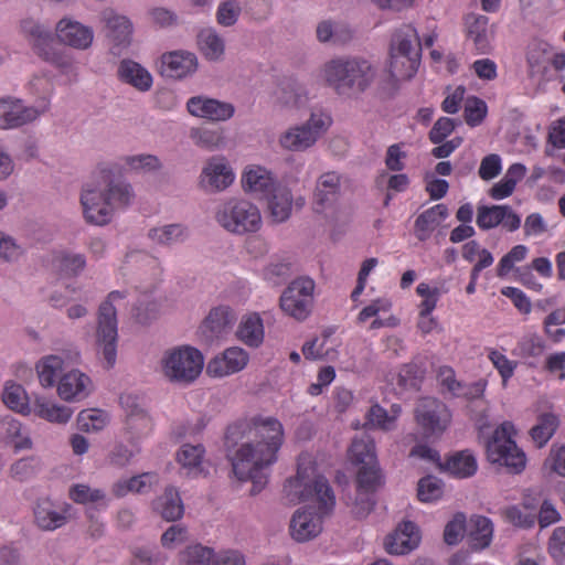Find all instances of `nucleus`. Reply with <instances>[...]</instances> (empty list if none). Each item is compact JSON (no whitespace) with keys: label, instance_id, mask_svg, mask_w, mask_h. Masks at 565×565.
<instances>
[{"label":"nucleus","instance_id":"nucleus-1","mask_svg":"<svg viewBox=\"0 0 565 565\" xmlns=\"http://www.w3.org/2000/svg\"><path fill=\"white\" fill-rule=\"evenodd\" d=\"M284 493L292 503L309 502L292 513L288 527L290 537L298 543L318 537L323 530V519L332 511L335 501L327 479L317 473L312 455H299L296 476L286 481Z\"/></svg>","mask_w":565,"mask_h":565},{"label":"nucleus","instance_id":"nucleus-2","mask_svg":"<svg viewBox=\"0 0 565 565\" xmlns=\"http://www.w3.org/2000/svg\"><path fill=\"white\" fill-rule=\"evenodd\" d=\"M285 441L281 422L271 416L254 418L235 445L230 461L234 477L250 481L252 494L259 493L267 484L270 468L277 462Z\"/></svg>","mask_w":565,"mask_h":565},{"label":"nucleus","instance_id":"nucleus-3","mask_svg":"<svg viewBox=\"0 0 565 565\" xmlns=\"http://www.w3.org/2000/svg\"><path fill=\"white\" fill-rule=\"evenodd\" d=\"M134 200L130 183L105 173L97 181L85 184L79 195L83 218L95 226L110 223L115 213L129 206Z\"/></svg>","mask_w":565,"mask_h":565},{"label":"nucleus","instance_id":"nucleus-4","mask_svg":"<svg viewBox=\"0 0 565 565\" xmlns=\"http://www.w3.org/2000/svg\"><path fill=\"white\" fill-rule=\"evenodd\" d=\"M376 65L362 56H335L318 70V79L338 96L355 98L372 87L377 77Z\"/></svg>","mask_w":565,"mask_h":565},{"label":"nucleus","instance_id":"nucleus-5","mask_svg":"<svg viewBox=\"0 0 565 565\" xmlns=\"http://www.w3.org/2000/svg\"><path fill=\"white\" fill-rule=\"evenodd\" d=\"M422 44L417 30L412 24L402 25L392 38L385 65L387 78L383 90L394 93L402 82L412 79L420 65Z\"/></svg>","mask_w":565,"mask_h":565},{"label":"nucleus","instance_id":"nucleus-6","mask_svg":"<svg viewBox=\"0 0 565 565\" xmlns=\"http://www.w3.org/2000/svg\"><path fill=\"white\" fill-rule=\"evenodd\" d=\"M19 30L28 41L32 52L44 63L52 65L70 82L77 81L78 65L75 55L54 45V34L39 19L26 17L19 23Z\"/></svg>","mask_w":565,"mask_h":565},{"label":"nucleus","instance_id":"nucleus-7","mask_svg":"<svg viewBox=\"0 0 565 565\" xmlns=\"http://www.w3.org/2000/svg\"><path fill=\"white\" fill-rule=\"evenodd\" d=\"M341 175L334 171L322 173L316 181L311 209L316 218L335 232L350 221V214L340 202Z\"/></svg>","mask_w":565,"mask_h":565},{"label":"nucleus","instance_id":"nucleus-8","mask_svg":"<svg viewBox=\"0 0 565 565\" xmlns=\"http://www.w3.org/2000/svg\"><path fill=\"white\" fill-rule=\"evenodd\" d=\"M204 367L203 353L192 345H175L164 350L157 365V372L168 383L189 386L201 375Z\"/></svg>","mask_w":565,"mask_h":565},{"label":"nucleus","instance_id":"nucleus-9","mask_svg":"<svg viewBox=\"0 0 565 565\" xmlns=\"http://www.w3.org/2000/svg\"><path fill=\"white\" fill-rule=\"evenodd\" d=\"M332 122L328 110L313 108L306 121L291 125L279 134L278 146L285 151L305 152L328 132Z\"/></svg>","mask_w":565,"mask_h":565},{"label":"nucleus","instance_id":"nucleus-10","mask_svg":"<svg viewBox=\"0 0 565 565\" xmlns=\"http://www.w3.org/2000/svg\"><path fill=\"white\" fill-rule=\"evenodd\" d=\"M214 217L224 231L239 236L257 233L263 226L260 209L245 198L226 199L216 207Z\"/></svg>","mask_w":565,"mask_h":565},{"label":"nucleus","instance_id":"nucleus-11","mask_svg":"<svg viewBox=\"0 0 565 565\" xmlns=\"http://www.w3.org/2000/svg\"><path fill=\"white\" fill-rule=\"evenodd\" d=\"M126 303V292L115 290L108 294L98 310L96 340L104 364L110 369L117 359V310Z\"/></svg>","mask_w":565,"mask_h":565},{"label":"nucleus","instance_id":"nucleus-12","mask_svg":"<svg viewBox=\"0 0 565 565\" xmlns=\"http://www.w3.org/2000/svg\"><path fill=\"white\" fill-rule=\"evenodd\" d=\"M515 436L516 429L512 422L501 423L486 443V455L491 463L518 473L525 468L526 457L518 447Z\"/></svg>","mask_w":565,"mask_h":565},{"label":"nucleus","instance_id":"nucleus-13","mask_svg":"<svg viewBox=\"0 0 565 565\" xmlns=\"http://www.w3.org/2000/svg\"><path fill=\"white\" fill-rule=\"evenodd\" d=\"M315 289V280L310 277L301 276L291 280L280 296V309L288 317L305 321L313 309Z\"/></svg>","mask_w":565,"mask_h":565},{"label":"nucleus","instance_id":"nucleus-14","mask_svg":"<svg viewBox=\"0 0 565 565\" xmlns=\"http://www.w3.org/2000/svg\"><path fill=\"white\" fill-rule=\"evenodd\" d=\"M451 418L450 409L433 397L422 398L415 408V420L427 439H439L448 429Z\"/></svg>","mask_w":565,"mask_h":565},{"label":"nucleus","instance_id":"nucleus-15","mask_svg":"<svg viewBox=\"0 0 565 565\" xmlns=\"http://www.w3.org/2000/svg\"><path fill=\"white\" fill-rule=\"evenodd\" d=\"M236 180V172L224 154L209 157L202 164L198 186L205 193L215 194L228 190Z\"/></svg>","mask_w":565,"mask_h":565},{"label":"nucleus","instance_id":"nucleus-16","mask_svg":"<svg viewBox=\"0 0 565 565\" xmlns=\"http://www.w3.org/2000/svg\"><path fill=\"white\" fill-rule=\"evenodd\" d=\"M98 19L110 53L116 56L122 54L132 42V21L111 8L104 9Z\"/></svg>","mask_w":565,"mask_h":565},{"label":"nucleus","instance_id":"nucleus-17","mask_svg":"<svg viewBox=\"0 0 565 565\" xmlns=\"http://www.w3.org/2000/svg\"><path fill=\"white\" fill-rule=\"evenodd\" d=\"M54 36L63 46L76 51H87L94 44L95 32L90 25L73 15L65 14L55 22Z\"/></svg>","mask_w":565,"mask_h":565},{"label":"nucleus","instance_id":"nucleus-18","mask_svg":"<svg viewBox=\"0 0 565 565\" xmlns=\"http://www.w3.org/2000/svg\"><path fill=\"white\" fill-rule=\"evenodd\" d=\"M78 351H62L42 356L35 363V373L42 388L57 387L60 379L70 367L71 361H78Z\"/></svg>","mask_w":565,"mask_h":565},{"label":"nucleus","instance_id":"nucleus-19","mask_svg":"<svg viewBox=\"0 0 565 565\" xmlns=\"http://www.w3.org/2000/svg\"><path fill=\"white\" fill-rule=\"evenodd\" d=\"M40 117L22 98L12 95L0 97V130H14L33 124Z\"/></svg>","mask_w":565,"mask_h":565},{"label":"nucleus","instance_id":"nucleus-20","mask_svg":"<svg viewBox=\"0 0 565 565\" xmlns=\"http://www.w3.org/2000/svg\"><path fill=\"white\" fill-rule=\"evenodd\" d=\"M185 108L192 117L213 122L227 121L235 115V106L232 103L203 94L191 96Z\"/></svg>","mask_w":565,"mask_h":565},{"label":"nucleus","instance_id":"nucleus-21","mask_svg":"<svg viewBox=\"0 0 565 565\" xmlns=\"http://www.w3.org/2000/svg\"><path fill=\"white\" fill-rule=\"evenodd\" d=\"M94 390V381L87 373L77 367H68L60 379L56 394L66 403H77L86 399Z\"/></svg>","mask_w":565,"mask_h":565},{"label":"nucleus","instance_id":"nucleus-22","mask_svg":"<svg viewBox=\"0 0 565 565\" xmlns=\"http://www.w3.org/2000/svg\"><path fill=\"white\" fill-rule=\"evenodd\" d=\"M249 362V354L241 347H230L214 355L206 365V374L223 379L243 371Z\"/></svg>","mask_w":565,"mask_h":565},{"label":"nucleus","instance_id":"nucleus-23","mask_svg":"<svg viewBox=\"0 0 565 565\" xmlns=\"http://www.w3.org/2000/svg\"><path fill=\"white\" fill-rule=\"evenodd\" d=\"M25 89L34 98L30 106L36 110L40 118L50 111L55 93L54 75L51 71L43 68L33 73L25 84Z\"/></svg>","mask_w":565,"mask_h":565},{"label":"nucleus","instance_id":"nucleus-24","mask_svg":"<svg viewBox=\"0 0 565 565\" xmlns=\"http://www.w3.org/2000/svg\"><path fill=\"white\" fill-rule=\"evenodd\" d=\"M198 68V56L191 51L175 50L160 56L161 74L172 79L183 81L192 77Z\"/></svg>","mask_w":565,"mask_h":565},{"label":"nucleus","instance_id":"nucleus-25","mask_svg":"<svg viewBox=\"0 0 565 565\" xmlns=\"http://www.w3.org/2000/svg\"><path fill=\"white\" fill-rule=\"evenodd\" d=\"M477 224L482 230L502 225L507 231L514 232L521 226V217L509 205H483L478 207Z\"/></svg>","mask_w":565,"mask_h":565},{"label":"nucleus","instance_id":"nucleus-26","mask_svg":"<svg viewBox=\"0 0 565 565\" xmlns=\"http://www.w3.org/2000/svg\"><path fill=\"white\" fill-rule=\"evenodd\" d=\"M68 504H58L47 498L39 499L33 508L34 522L43 531H54L66 524Z\"/></svg>","mask_w":565,"mask_h":565},{"label":"nucleus","instance_id":"nucleus-27","mask_svg":"<svg viewBox=\"0 0 565 565\" xmlns=\"http://www.w3.org/2000/svg\"><path fill=\"white\" fill-rule=\"evenodd\" d=\"M241 185L246 193L269 195L277 185V180L273 171L265 166L250 163L245 166L241 173Z\"/></svg>","mask_w":565,"mask_h":565},{"label":"nucleus","instance_id":"nucleus-28","mask_svg":"<svg viewBox=\"0 0 565 565\" xmlns=\"http://www.w3.org/2000/svg\"><path fill=\"white\" fill-rule=\"evenodd\" d=\"M358 472L359 494L354 507V513L359 518H363L373 509L374 500L371 491L379 483L380 475L377 469V460L373 465H360Z\"/></svg>","mask_w":565,"mask_h":565},{"label":"nucleus","instance_id":"nucleus-29","mask_svg":"<svg viewBox=\"0 0 565 565\" xmlns=\"http://www.w3.org/2000/svg\"><path fill=\"white\" fill-rule=\"evenodd\" d=\"M74 409L41 394L32 395L31 415L54 425L65 426L72 419Z\"/></svg>","mask_w":565,"mask_h":565},{"label":"nucleus","instance_id":"nucleus-30","mask_svg":"<svg viewBox=\"0 0 565 565\" xmlns=\"http://www.w3.org/2000/svg\"><path fill=\"white\" fill-rule=\"evenodd\" d=\"M467 39L479 54H488L493 47L495 30L484 15L471 14L466 20Z\"/></svg>","mask_w":565,"mask_h":565},{"label":"nucleus","instance_id":"nucleus-31","mask_svg":"<svg viewBox=\"0 0 565 565\" xmlns=\"http://www.w3.org/2000/svg\"><path fill=\"white\" fill-rule=\"evenodd\" d=\"M274 98L279 109L295 113L305 109L310 100L306 85L295 81L281 84Z\"/></svg>","mask_w":565,"mask_h":565},{"label":"nucleus","instance_id":"nucleus-32","mask_svg":"<svg viewBox=\"0 0 565 565\" xmlns=\"http://www.w3.org/2000/svg\"><path fill=\"white\" fill-rule=\"evenodd\" d=\"M420 534L418 527L413 522H403L396 530L387 535L385 540V550L390 554L404 555L418 546Z\"/></svg>","mask_w":565,"mask_h":565},{"label":"nucleus","instance_id":"nucleus-33","mask_svg":"<svg viewBox=\"0 0 565 565\" xmlns=\"http://www.w3.org/2000/svg\"><path fill=\"white\" fill-rule=\"evenodd\" d=\"M117 76L120 82L140 93L149 92L153 86V76L150 71L131 58L120 61Z\"/></svg>","mask_w":565,"mask_h":565},{"label":"nucleus","instance_id":"nucleus-34","mask_svg":"<svg viewBox=\"0 0 565 565\" xmlns=\"http://www.w3.org/2000/svg\"><path fill=\"white\" fill-rule=\"evenodd\" d=\"M391 309L392 301L386 297H379L372 300L359 312L356 320L359 323H364L373 318V321L371 322L369 328L370 330H376L387 327L393 328L398 324V319L393 315L382 317L388 313Z\"/></svg>","mask_w":565,"mask_h":565},{"label":"nucleus","instance_id":"nucleus-35","mask_svg":"<svg viewBox=\"0 0 565 565\" xmlns=\"http://www.w3.org/2000/svg\"><path fill=\"white\" fill-rule=\"evenodd\" d=\"M269 194L268 209L270 216L277 223L287 221L291 215L294 204V196L290 189L277 184ZM295 204L298 207H302L305 205V199L302 196L297 198Z\"/></svg>","mask_w":565,"mask_h":565},{"label":"nucleus","instance_id":"nucleus-36","mask_svg":"<svg viewBox=\"0 0 565 565\" xmlns=\"http://www.w3.org/2000/svg\"><path fill=\"white\" fill-rule=\"evenodd\" d=\"M402 413L401 406L394 404L390 411H386L379 404L372 405L365 414V423H352L354 429L373 428L390 431L395 429L396 422Z\"/></svg>","mask_w":565,"mask_h":565},{"label":"nucleus","instance_id":"nucleus-37","mask_svg":"<svg viewBox=\"0 0 565 565\" xmlns=\"http://www.w3.org/2000/svg\"><path fill=\"white\" fill-rule=\"evenodd\" d=\"M126 263L137 268L148 289H153L160 281L162 268L157 257L142 250H131L126 255Z\"/></svg>","mask_w":565,"mask_h":565},{"label":"nucleus","instance_id":"nucleus-38","mask_svg":"<svg viewBox=\"0 0 565 565\" xmlns=\"http://www.w3.org/2000/svg\"><path fill=\"white\" fill-rule=\"evenodd\" d=\"M0 440L11 445L15 451L30 450L33 441L23 424L10 416L0 417Z\"/></svg>","mask_w":565,"mask_h":565},{"label":"nucleus","instance_id":"nucleus-39","mask_svg":"<svg viewBox=\"0 0 565 565\" xmlns=\"http://www.w3.org/2000/svg\"><path fill=\"white\" fill-rule=\"evenodd\" d=\"M236 321V315L228 306H218L210 310L201 324V332L209 339L221 337Z\"/></svg>","mask_w":565,"mask_h":565},{"label":"nucleus","instance_id":"nucleus-40","mask_svg":"<svg viewBox=\"0 0 565 565\" xmlns=\"http://www.w3.org/2000/svg\"><path fill=\"white\" fill-rule=\"evenodd\" d=\"M236 338L248 348H259L265 339L264 321L259 313L249 312L241 318L236 329Z\"/></svg>","mask_w":565,"mask_h":565},{"label":"nucleus","instance_id":"nucleus-41","mask_svg":"<svg viewBox=\"0 0 565 565\" xmlns=\"http://www.w3.org/2000/svg\"><path fill=\"white\" fill-rule=\"evenodd\" d=\"M189 138L195 147L206 151L222 150L227 146L226 130L223 127H192Z\"/></svg>","mask_w":565,"mask_h":565},{"label":"nucleus","instance_id":"nucleus-42","mask_svg":"<svg viewBox=\"0 0 565 565\" xmlns=\"http://www.w3.org/2000/svg\"><path fill=\"white\" fill-rule=\"evenodd\" d=\"M159 483L154 472H143L128 479H120L111 486V493L122 498L128 493H147Z\"/></svg>","mask_w":565,"mask_h":565},{"label":"nucleus","instance_id":"nucleus-43","mask_svg":"<svg viewBox=\"0 0 565 565\" xmlns=\"http://www.w3.org/2000/svg\"><path fill=\"white\" fill-rule=\"evenodd\" d=\"M1 398L3 404L14 413L22 416H30L32 397H29L26 390L19 383L8 381L4 383Z\"/></svg>","mask_w":565,"mask_h":565},{"label":"nucleus","instance_id":"nucleus-44","mask_svg":"<svg viewBox=\"0 0 565 565\" xmlns=\"http://www.w3.org/2000/svg\"><path fill=\"white\" fill-rule=\"evenodd\" d=\"M205 448L201 444H183L177 452V461L188 476L198 477L205 473Z\"/></svg>","mask_w":565,"mask_h":565},{"label":"nucleus","instance_id":"nucleus-45","mask_svg":"<svg viewBox=\"0 0 565 565\" xmlns=\"http://www.w3.org/2000/svg\"><path fill=\"white\" fill-rule=\"evenodd\" d=\"M152 509L167 521H175L184 512L180 493L173 487L166 488L163 493L152 502Z\"/></svg>","mask_w":565,"mask_h":565},{"label":"nucleus","instance_id":"nucleus-46","mask_svg":"<svg viewBox=\"0 0 565 565\" xmlns=\"http://www.w3.org/2000/svg\"><path fill=\"white\" fill-rule=\"evenodd\" d=\"M449 211L445 204H436L424 211L415 221V234L419 241H425L431 232L448 217Z\"/></svg>","mask_w":565,"mask_h":565},{"label":"nucleus","instance_id":"nucleus-47","mask_svg":"<svg viewBox=\"0 0 565 565\" xmlns=\"http://www.w3.org/2000/svg\"><path fill=\"white\" fill-rule=\"evenodd\" d=\"M351 28L341 22L333 20H322L317 24L316 35L320 43L342 44L352 38Z\"/></svg>","mask_w":565,"mask_h":565},{"label":"nucleus","instance_id":"nucleus-48","mask_svg":"<svg viewBox=\"0 0 565 565\" xmlns=\"http://www.w3.org/2000/svg\"><path fill=\"white\" fill-rule=\"evenodd\" d=\"M449 475L463 479L473 476L478 469L476 457L469 450H462L451 455L443 465Z\"/></svg>","mask_w":565,"mask_h":565},{"label":"nucleus","instance_id":"nucleus-49","mask_svg":"<svg viewBox=\"0 0 565 565\" xmlns=\"http://www.w3.org/2000/svg\"><path fill=\"white\" fill-rule=\"evenodd\" d=\"M110 423L108 412L99 408L82 409L76 416L78 430L87 434H97L104 430Z\"/></svg>","mask_w":565,"mask_h":565},{"label":"nucleus","instance_id":"nucleus-50","mask_svg":"<svg viewBox=\"0 0 565 565\" xmlns=\"http://www.w3.org/2000/svg\"><path fill=\"white\" fill-rule=\"evenodd\" d=\"M68 497L78 504L106 508L108 499L104 490L92 488L85 483L73 484L68 490Z\"/></svg>","mask_w":565,"mask_h":565},{"label":"nucleus","instance_id":"nucleus-51","mask_svg":"<svg viewBox=\"0 0 565 565\" xmlns=\"http://www.w3.org/2000/svg\"><path fill=\"white\" fill-rule=\"evenodd\" d=\"M199 46L209 61H221L225 53L223 38L213 28L204 29L199 34Z\"/></svg>","mask_w":565,"mask_h":565},{"label":"nucleus","instance_id":"nucleus-52","mask_svg":"<svg viewBox=\"0 0 565 565\" xmlns=\"http://www.w3.org/2000/svg\"><path fill=\"white\" fill-rule=\"evenodd\" d=\"M52 265L67 276H77L86 267V257L82 253L60 250L54 254Z\"/></svg>","mask_w":565,"mask_h":565},{"label":"nucleus","instance_id":"nucleus-53","mask_svg":"<svg viewBox=\"0 0 565 565\" xmlns=\"http://www.w3.org/2000/svg\"><path fill=\"white\" fill-rule=\"evenodd\" d=\"M24 256L23 244L15 236L0 230V263L18 264Z\"/></svg>","mask_w":565,"mask_h":565},{"label":"nucleus","instance_id":"nucleus-54","mask_svg":"<svg viewBox=\"0 0 565 565\" xmlns=\"http://www.w3.org/2000/svg\"><path fill=\"white\" fill-rule=\"evenodd\" d=\"M350 457L356 465H373L376 460L374 440L366 434L352 440Z\"/></svg>","mask_w":565,"mask_h":565},{"label":"nucleus","instance_id":"nucleus-55","mask_svg":"<svg viewBox=\"0 0 565 565\" xmlns=\"http://www.w3.org/2000/svg\"><path fill=\"white\" fill-rule=\"evenodd\" d=\"M148 236L160 245H173L185 241L188 231L180 224H168L151 228Z\"/></svg>","mask_w":565,"mask_h":565},{"label":"nucleus","instance_id":"nucleus-56","mask_svg":"<svg viewBox=\"0 0 565 565\" xmlns=\"http://www.w3.org/2000/svg\"><path fill=\"white\" fill-rule=\"evenodd\" d=\"M493 535V525L490 519L475 515L470 519V537L476 548H486L490 545Z\"/></svg>","mask_w":565,"mask_h":565},{"label":"nucleus","instance_id":"nucleus-57","mask_svg":"<svg viewBox=\"0 0 565 565\" xmlns=\"http://www.w3.org/2000/svg\"><path fill=\"white\" fill-rule=\"evenodd\" d=\"M243 13L239 0H221L216 7L215 21L223 28L234 26Z\"/></svg>","mask_w":565,"mask_h":565},{"label":"nucleus","instance_id":"nucleus-58","mask_svg":"<svg viewBox=\"0 0 565 565\" xmlns=\"http://www.w3.org/2000/svg\"><path fill=\"white\" fill-rule=\"evenodd\" d=\"M544 351V342L536 333H527L519 339L512 354L521 359L537 358Z\"/></svg>","mask_w":565,"mask_h":565},{"label":"nucleus","instance_id":"nucleus-59","mask_svg":"<svg viewBox=\"0 0 565 565\" xmlns=\"http://www.w3.org/2000/svg\"><path fill=\"white\" fill-rule=\"evenodd\" d=\"M139 452L140 449L135 444L126 445L124 443H117L107 454L106 461L111 467L125 468Z\"/></svg>","mask_w":565,"mask_h":565},{"label":"nucleus","instance_id":"nucleus-60","mask_svg":"<svg viewBox=\"0 0 565 565\" xmlns=\"http://www.w3.org/2000/svg\"><path fill=\"white\" fill-rule=\"evenodd\" d=\"M558 426L555 415L544 414L539 418L537 424L531 429V437L537 447H543L554 435Z\"/></svg>","mask_w":565,"mask_h":565},{"label":"nucleus","instance_id":"nucleus-61","mask_svg":"<svg viewBox=\"0 0 565 565\" xmlns=\"http://www.w3.org/2000/svg\"><path fill=\"white\" fill-rule=\"evenodd\" d=\"M209 420L210 418L202 414L180 419L174 424L172 434L178 438L196 435L206 427Z\"/></svg>","mask_w":565,"mask_h":565},{"label":"nucleus","instance_id":"nucleus-62","mask_svg":"<svg viewBox=\"0 0 565 565\" xmlns=\"http://www.w3.org/2000/svg\"><path fill=\"white\" fill-rule=\"evenodd\" d=\"M216 554L211 547L195 544L189 546L181 555V565H211Z\"/></svg>","mask_w":565,"mask_h":565},{"label":"nucleus","instance_id":"nucleus-63","mask_svg":"<svg viewBox=\"0 0 565 565\" xmlns=\"http://www.w3.org/2000/svg\"><path fill=\"white\" fill-rule=\"evenodd\" d=\"M444 494V484L436 477H425L418 481L417 497L424 503L436 502Z\"/></svg>","mask_w":565,"mask_h":565},{"label":"nucleus","instance_id":"nucleus-64","mask_svg":"<svg viewBox=\"0 0 565 565\" xmlns=\"http://www.w3.org/2000/svg\"><path fill=\"white\" fill-rule=\"evenodd\" d=\"M126 167L135 172H152L161 169V161L153 154H135L125 158Z\"/></svg>","mask_w":565,"mask_h":565}]
</instances>
